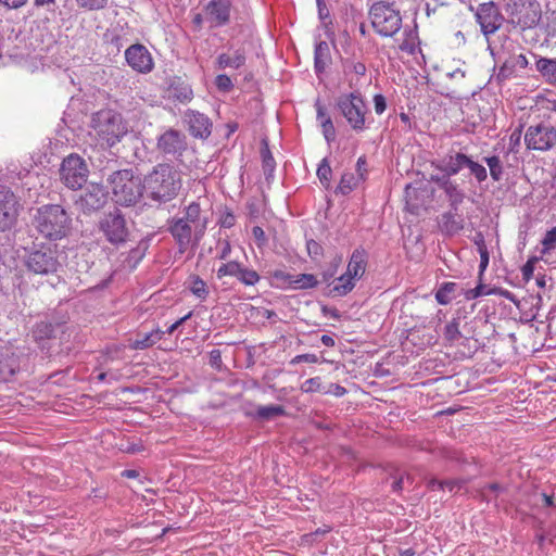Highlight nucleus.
I'll list each match as a JSON object with an SVG mask.
<instances>
[{"instance_id":"obj_33","label":"nucleus","mask_w":556,"mask_h":556,"mask_svg":"<svg viewBox=\"0 0 556 556\" xmlns=\"http://www.w3.org/2000/svg\"><path fill=\"white\" fill-rule=\"evenodd\" d=\"M261 156L265 179L269 181L274 177L276 162L269 150L268 142L266 139L262 140Z\"/></svg>"},{"instance_id":"obj_42","label":"nucleus","mask_w":556,"mask_h":556,"mask_svg":"<svg viewBox=\"0 0 556 556\" xmlns=\"http://www.w3.org/2000/svg\"><path fill=\"white\" fill-rule=\"evenodd\" d=\"M490 168L491 178L494 181H500L503 178L504 168L500 156L492 155L483 159Z\"/></svg>"},{"instance_id":"obj_3","label":"nucleus","mask_w":556,"mask_h":556,"mask_svg":"<svg viewBox=\"0 0 556 556\" xmlns=\"http://www.w3.org/2000/svg\"><path fill=\"white\" fill-rule=\"evenodd\" d=\"M31 225L42 238L59 241L71 233L73 219L62 205L49 203L35 210Z\"/></svg>"},{"instance_id":"obj_2","label":"nucleus","mask_w":556,"mask_h":556,"mask_svg":"<svg viewBox=\"0 0 556 556\" xmlns=\"http://www.w3.org/2000/svg\"><path fill=\"white\" fill-rule=\"evenodd\" d=\"M182 187L180 172L169 163L155 165L143 177L144 194L159 204L174 200Z\"/></svg>"},{"instance_id":"obj_6","label":"nucleus","mask_w":556,"mask_h":556,"mask_svg":"<svg viewBox=\"0 0 556 556\" xmlns=\"http://www.w3.org/2000/svg\"><path fill=\"white\" fill-rule=\"evenodd\" d=\"M24 264L29 273L40 276L54 275L61 268L56 247L46 243L35 244L26 253Z\"/></svg>"},{"instance_id":"obj_55","label":"nucleus","mask_w":556,"mask_h":556,"mask_svg":"<svg viewBox=\"0 0 556 556\" xmlns=\"http://www.w3.org/2000/svg\"><path fill=\"white\" fill-rule=\"evenodd\" d=\"M320 127H321V131L325 137V140L328 143L333 142L336 140L337 132H336V128H334L332 119H325L323 122V124L320 125Z\"/></svg>"},{"instance_id":"obj_52","label":"nucleus","mask_w":556,"mask_h":556,"mask_svg":"<svg viewBox=\"0 0 556 556\" xmlns=\"http://www.w3.org/2000/svg\"><path fill=\"white\" fill-rule=\"evenodd\" d=\"M301 389L303 392H326V387L321 383L319 377H314L305 380Z\"/></svg>"},{"instance_id":"obj_40","label":"nucleus","mask_w":556,"mask_h":556,"mask_svg":"<svg viewBox=\"0 0 556 556\" xmlns=\"http://www.w3.org/2000/svg\"><path fill=\"white\" fill-rule=\"evenodd\" d=\"M359 182V179L353 173H344L336 189L337 193L349 194Z\"/></svg>"},{"instance_id":"obj_36","label":"nucleus","mask_w":556,"mask_h":556,"mask_svg":"<svg viewBox=\"0 0 556 556\" xmlns=\"http://www.w3.org/2000/svg\"><path fill=\"white\" fill-rule=\"evenodd\" d=\"M149 240L141 239L137 245L129 250L125 262L131 268H135L140 261L144 257L148 249H149Z\"/></svg>"},{"instance_id":"obj_28","label":"nucleus","mask_w":556,"mask_h":556,"mask_svg":"<svg viewBox=\"0 0 556 556\" xmlns=\"http://www.w3.org/2000/svg\"><path fill=\"white\" fill-rule=\"evenodd\" d=\"M286 409L282 405H258L254 410L245 412V416L257 421H268L276 417L285 416Z\"/></svg>"},{"instance_id":"obj_56","label":"nucleus","mask_w":556,"mask_h":556,"mask_svg":"<svg viewBox=\"0 0 556 556\" xmlns=\"http://www.w3.org/2000/svg\"><path fill=\"white\" fill-rule=\"evenodd\" d=\"M480 244H479V254H480V265H479V273L480 275L483 274V271L486 269L489 265V251L484 243L483 236H480Z\"/></svg>"},{"instance_id":"obj_29","label":"nucleus","mask_w":556,"mask_h":556,"mask_svg":"<svg viewBox=\"0 0 556 556\" xmlns=\"http://www.w3.org/2000/svg\"><path fill=\"white\" fill-rule=\"evenodd\" d=\"M164 331L160 328H156L148 333L141 334L138 333L137 338L132 340L129 344L132 350H146L153 346L156 342L162 340L164 336Z\"/></svg>"},{"instance_id":"obj_24","label":"nucleus","mask_w":556,"mask_h":556,"mask_svg":"<svg viewBox=\"0 0 556 556\" xmlns=\"http://www.w3.org/2000/svg\"><path fill=\"white\" fill-rule=\"evenodd\" d=\"M469 156L465 153L457 152L453 155L444 157L440 163L432 165L441 170L446 172L452 176L457 175L463 168L466 167Z\"/></svg>"},{"instance_id":"obj_14","label":"nucleus","mask_w":556,"mask_h":556,"mask_svg":"<svg viewBox=\"0 0 556 556\" xmlns=\"http://www.w3.org/2000/svg\"><path fill=\"white\" fill-rule=\"evenodd\" d=\"M525 142L529 150H551L556 144L555 126H548L543 123L530 126L526 131Z\"/></svg>"},{"instance_id":"obj_30","label":"nucleus","mask_w":556,"mask_h":556,"mask_svg":"<svg viewBox=\"0 0 556 556\" xmlns=\"http://www.w3.org/2000/svg\"><path fill=\"white\" fill-rule=\"evenodd\" d=\"M331 60L329 46L326 41H319L314 51V68L316 74L325 72Z\"/></svg>"},{"instance_id":"obj_51","label":"nucleus","mask_w":556,"mask_h":556,"mask_svg":"<svg viewBox=\"0 0 556 556\" xmlns=\"http://www.w3.org/2000/svg\"><path fill=\"white\" fill-rule=\"evenodd\" d=\"M237 279L245 286H254L260 281V275L253 269L241 267Z\"/></svg>"},{"instance_id":"obj_10","label":"nucleus","mask_w":556,"mask_h":556,"mask_svg":"<svg viewBox=\"0 0 556 556\" xmlns=\"http://www.w3.org/2000/svg\"><path fill=\"white\" fill-rule=\"evenodd\" d=\"M98 230L115 248L124 245L130 236L125 215L118 208L105 213L99 219Z\"/></svg>"},{"instance_id":"obj_50","label":"nucleus","mask_w":556,"mask_h":556,"mask_svg":"<svg viewBox=\"0 0 556 556\" xmlns=\"http://www.w3.org/2000/svg\"><path fill=\"white\" fill-rule=\"evenodd\" d=\"M541 243H542V251H541L542 255L548 254L552 250H554L556 248V226L546 231Z\"/></svg>"},{"instance_id":"obj_16","label":"nucleus","mask_w":556,"mask_h":556,"mask_svg":"<svg viewBox=\"0 0 556 556\" xmlns=\"http://www.w3.org/2000/svg\"><path fill=\"white\" fill-rule=\"evenodd\" d=\"M18 207L15 194L9 188L0 186V231L9 230L15 225Z\"/></svg>"},{"instance_id":"obj_45","label":"nucleus","mask_w":556,"mask_h":556,"mask_svg":"<svg viewBox=\"0 0 556 556\" xmlns=\"http://www.w3.org/2000/svg\"><path fill=\"white\" fill-rule=\"evenodd\" d=\"M342 66L345 74L353 73L359 77L365 76L367 71L366 65L363 62L356 61L354 59L343 60Z\"/></svg>"},{"instance_id":"obj_7","label":"nucleus","mask_w":556,"mask_h":556,"mask_svg":"<svg viewBox=\"0 0 556 556\" xmlns=\"http://www.w3.org/2000/svg\"><path fill=\"white\" fill-rule=\"evenodd\" d=\"M336 109L355 132H363L367 128L368 108L359 92H350L338 97Z\"/></svg>"},{"instance_id":"obj_12","label":"nucleus","mask_w":556,"mask_h":556,"mask_svg":"<svg viewBox=\"0 0 556 556\" xmlns=\"http://www.w3.org/2000/svg\"><path fill=\"white\" fill-rule=\"evenodd\" d=\"M187 149V136L178 129L168 128L157 137L156 150L168 160L179 161Z\"/></svg>"},{"instance_id":"obj_1","label":"nucleus","mask_w":556,"mask_h":556,"mask_svg":"<svg viewBox=\"0 0 556 556\" xmlns=\"http://www.w3.org/2000/svg\"><path fill=\"white\" fill-rule=\"evenodd\" d=\"M74 330L68 314L53 309L36 320L30 336L41 353L50 357L62 351V346L70 342Z\"/></svg>"},{"instance_id":"obj_4","label":"nucleus","mask_w":556,"mask_h":556,"mask_svg":"<svg viewBox=\"0 0 556 556\" xmlns=\"http://www.w3.org/2000/svg\"><path fill=\"white\" fill-rule=\"evenodd\" d=\"M106 180L115 203L121 206H134L144 194L143 179L136 176L131 168L113 170Z\"/></svg>"},{"instance_id":"obj_53","label":"nucleus","mask_w":556,"mask_h":556,"mask_svg":"<svg viewBox=\"0 0 556 556\" xmlns=\"http://www.w3.org/2000/svg\"><path fill=\"white\" fill-rule=\"evenodd\" d=\"M405 482L412 483V477L409 475L396 471V475L393 477V481L391 482L392 491L396 493L401 492L404 489Z\"/></svg>"},{"instance_id":"obj_57","label":"nucleus","mask_w":556,"mask_h":556,"mask_svg":"<svg viewBox=\"0 0 556 556\" xmlns=\"http://www.w3.org/2000/svg\"><path fill=\"white\" fill-rule=\"evenodd\" d=\"M215 86L222 92H229L233 88L231 78L227 74H219L215 78Z\"/></svg>"},{"instance_id":"obj_8","label":"nucleus","mask_w":556,"mask_h":556,"mask_svg":"<svg viewBox=\"0 0 556 556\" xmlns=\"http://www.w3.org/2000/svg\"><path fill=\"white\" fill-rule=\"evenodd\" d=\"M91 126L109 147H113L127 132L122 115L110 109L94 113Z\"/></svg>"},{"instance_id":"obj_38","label":"nucleus","mask_w":556,"mask_h":556,"mask_svg":"<svg viewBox=\"0 0 556 556\" xmlns=\"http://www.w3.org/2000/svg\"><path fill=\"white\" fill-rule=\"evenodd\" d=\"M457 285L455 282H444L435 292V300L441 305H447L454 298Z\"/></svg>"},{"instance_id":"obj_48","label":"nucleus","mask_w":556,"mask_h":556,"mask_svg":"<svg viewBox=\"0 0 556 556\" xmlns=\"http://www.w3.org/2000/svg\"><path fill=\"white\" fill-rule=\"evenodd\" d=\"M466 167L469 169L470 174L477 179L479 184L486 180V168L483 165L472 161L471 157L468 159Z\"/></svg>"},{"instance_id":"obj_23","label":"nucleus","mask_w":556,"mask_h":556,"mask_svg":"<svg viewBox=\"0 0 556 556\" xmlns=\"http://www.w3.org/2000/svg\"><path fill=\"white\" fill-rule=\"evenodd\" d=\"M464 217L458 211H454L450 207V211L444 212L439 220L440 229L443 233L447 236H453L458 233L464 229Z\"/></svg>"},{"instance_id":"obj_35","label":"nucleus","mask_w":556,"mask_h":556,"mask_svg":"<svg viewBox=\"0 0 556 556\" xmlns=\"http://www.w3.org/2000/svg\"><path fill=\"white\" fill-rule=\"evenodd\" d=\"M355 287L354 279L346 273L336 279L333 287L330 289L329 294L333 296H344L350 293Z\"/></svg>"},{"instance_id":"obj_54","label":"nucleus","mask_w":556,"mask_h":556,"mask_svg":"<svg viewBox=\"0 0 556 556\" xmlns=\"http://www.w3.org/2000/svg\"><path fill=\"white\" fill-rule=\"evenodd\" d=\"M109 0H76L77 5L89 11L102 10L108 5Z\"/></svg>"},{"instance_id":"obj_49","label":"nucleus","mask_w":556,"mask_h":556,"mask_svg":"<svg viewBox=\"0 0 556 556\" xmlns=\"http://www.w3.org/2000/svg\"><path fill=\"white\" fill-rule=\"evenodd\" d=\"M241 267V264L233 261L223 264L217 270V277L223 278L225 276H232L238 278Z\"/></svg>"},{"instance_id":"obj_17","label":"nucleus","mask_w":556,"mask_h":556,"mask_svg":"<svg viewBox=\"0 0 556 556\" xmlns=\"http://www.w3.org/2000/svg\"><path fill=\"white\" fill-rule=\"evenodd\" d=\"M125 60L128 66L139 74H149L154 68V61L142 43H134L125 50Z\"/></svg>"},{"instance_id":"obj_19","label":"nucleus","mask_w":556,"mask_h":556,"mask_svg":"<svg viewBox=\"0 0 556 556\" xmlns=\"http://www.w3.org/2000/svg\"><path fill=\"white\" fill-rule=\"evenodd\" d=\"M190 135L199 139H207L212 134V122L203 113L188 109L184 114Z\"/></svg>"},{"instance_id":"obj_25","label":"nucleus","mask_w":556,"mask_h":556,"mask_svg":"<svg viewBox=\"0 0 556 556\" xmlns=\"http://www.w3.org/2000/svg\"><path fill=\"white\" fill-rule=\"evenodd\" d=\"M527 66L528 60L525 54H511L503 61L497 73V79L506 80L515 74L516 68L525 70Z\"/></svg>"},{"instance_id":"obj_59","label":"nucleus","mask_w":556,"mask_h":556,"mask_svg":"<svg viewBox=\"0 0 556 556\" xmlns=\"http://www.w3.org/2000/svg\"><path fill=\"white\" fill-rule=\"evenodd\" d=\"M306 249H307V253L312 260H317L324 253V249H323L321 244L313 239H309L306 241Z\"/></svg>"},{"instance_id":"obj_27","label":"nucleus","mask_w":556,"mask_h":556,"mask_svg":"<svg viewBox=\"0 0 556 556\" xmlns=\"http://www.w3.org/2000/svg\"><path fill=\"white\" fill-rule=\"evenodd\" d=\"M367 253L364 249H355L350 257L346 274L352 279H361L366 270Z\"/></svg>"},{"instance_id":"obj_44","label":"nucleus","mask_w":556,"mask_h":556,"mask_svg":"<svg viewBox=\"0 0 556 556\" xmlns=\"http://www.w3.org/2000/svg\"><path fill=\"white\" fill-rule=\"evenodd\" d=\"M444 339L453 344L455 341L462 338V332L459 330V319L453 318L450 323H447L444 327Z\"/></svg>"},{"instance_id":"obj_64","label":"nucleus","mask_w":556,"mask_h":556,"mask_svg":"<svg viewBox=\"0 0 556 556\" xmlns=\"http://www.w3.org/2000/svg\"><path fill=\"white\" fill-rule=\"evenodd\" d=\"M538 261V257H531L527 261V263L522 266V277L525 280H530L533 276L534 271V264Z\"/></svg>"},{"instance_id":"obj_46","label":"nucleus","mask_w":556,"mask_h":556,"mask_svg":"<svg viewBox=\"0 0 556 556\" xmlns=\"http://www.w3.org/2000/svg\"><path fill=\"white\" fill-rule=\"evenodd\" d=\"M270 275L274 280L273 285H275L277 288L291 289L293 275L280 269L274 270Z\"/></svg>"},{"instance_id":"obj_62","label":"nucleus","mask_w":556,"mask_h":556,"mask_svg":"<svg viewBox=\"0 0 556 556\" xmlns=\"http://www.w3.org/2000/svg\"><path fill=\"white\" fill-rule=\"evenodd\" d=\"M492 293H495V290H485V286L482 283H479L476 288L467 291L466 296H467V299H477L481 295L492 294Z\"/></svg>"},{"instance_id":"obj_31","label":"nucleus","mask_w":556,"mask_h":556,"mask_svg":"<svg viewBox=\"0 0 556 556\" xmlns=\"http://www.w3.org/2000/svg\"><path fill=\"white\" fill-rule=\"evenodd\" d=\"M185 214L195 222L198 227V237H203L206 230L207 219L201 214V206L198 202L193 201L185 208Z\"/></svg>"},{"instance_id":"obj_60","label":"nucleus","mask_w":556,"mask_h":556,"mask_svg":"<svg viewBox=\"0 0 556 556\" xmlns=\"http://www.w3.org/2000/svg\"><path fill=\"white\" fill-rule=\"evenodd\" d=\"M465 484V480H444L443 482H438L439 489H447L450 492L459 491Z\"/></svg>"},{"instance_id":"obj_34","label":"nucleus","mask_w":556,"mask_h":556,"mask_svg":"<svg viewBox=\"0 0 556 556\" xmlns=\"http://www.w3.org/2000/svg\"><path fill=\"white\" fill-rule=\"evenodd\" d=\"M443 191L448 200L450 207L454 211H459V205L465 199V192L453 180L443 189Z\"/></svg>"},{"instance_id":"obj_41","label":"nucleus","mask_w":556,"mask_h":556,"mask_svg":"<svg viewBox=\"0 0 556 556\" xmlns=\"http://www.w3.org/2000/svg\"><path fill=\"white\" fill-rule=\"evenodd\" d=\"M405 38L400 43L399 48L402 51L408 52L410 54L415 53L416 45L418 41V34L415 28H405L404 29Z\"/></svg>"},{"instance_id":"obj_26","label":"nucleus","mask_w":556,"mask_h":556,"mask_svg":"<svg viewBox=\"0 0 556 556\" xmlns=\"http://www.w3.org/2000/svg\"><path fill=\"white\" fill-rule=\"evenodd\" d=\"M168 97L179 102H189L193 98L191 86L180 77H174L168 84Z\"/></svg>"},{"instance_id":"obj_5","label":"nucleus","mask_w":556,"mask_h":556,"mask_svg":"<svg viewBox=\"0 0 556 556\" xmlns=\"http://www.w3.org/2000/svg\"><path fill=\"white\" fill-rule=\"evenodd\" d=\"M369 18L372 28L382 37H393L402 27V14L395 2H375Z\"/></svg>"},{"instance_id":"obj_13","label":"nucleus","mask_w":556,"mask_h":556,"mask_svg":"<svg viewBox=\"0 0 556 556\" xmlns=\"http://www.w3.org/2000/svg\"><path fill=\"white\" fill-rule=\"evenodd\" d=\"M109 192L100 184H89L75 200V205L85 215H91L108 203Z\"/></svg>"},{"instance_id":"obj_47","label":"nucleus","mask_w":556,"mask_h":556,"mask_svg":"<svg viewBox=\"0 0 556 556\" xmlns=\"http://www.w3.org/2000/svg\"><path fill=\"white\" fill-rule=\"evenodd\" d=\"M332 169L327 159H323L317 168V177L320 184L329 188L331 180Z\"/></svg>"},{"instance_id":"obj_63","label":"nucleus","mask_w":556,"mask_h":556,"mask_svg":"<svg viewBox=\"0 0 556 556\" xmlns=\"http://www.w3.org/2000/svg\"><path fill=\"white\" fill-rule=\"evenodd\" d=\"M318 361H319V358L316 354L306 353V354H300V355L294 356L290 361V364L296 365L300 363H318Z\"/></svg>"},{"instance_id":"obj_20","label":"nucleus","mask_w":556,"mask_h":556,"mask_svg":"<svg viewBox=\"0 0 556 556\" xmlns=\"http://www.w3.org/2000/svg\"><path fill=\"white\" fill-rule=\"evenodd\" d=\"M21 367L20 354L13 346H0V381L10 380Z\"/></svg>"},{"instance_id":"obj_37","label":"nucleus","mask_w":556,"mask_h":556,"mask_svg":"<svg viewBox=\"0 0 556 556\" xmlns=\"http://www.w3.org/2000/svg\"><path fill=\"white\" fill-rule=\"evenodd\" d=\"M319 281L313 274L293 275L291 289L293 290H308L318 286Z\"/></svg>"},{"instance_id":"obj_61","label":"nucleus","mask_w":556,"mask_h":556,"mask_svg":"<svg viewBox=\"0 0 556 556\" xmlns=\"http://www.w3.org/2000/svg\"><path fill=\"white\" fill-rule=\"evenodd\" d=\"M452 175L442 172V175H431L430 181L434 182L440 189H444L451 181Z\"/></svg>"},{"instance_id":"obj_21","label":"nucleus","mask_w":556,"mask_h":556,"mask_svg":"<svg viewBox=\"0 0 556 556\" xmlns=\"http://www.w3.org/2000/svg\"><path fill=\"white\" fill-rule=\"evenodd\" d=\"M232 3L230 0H211L204 11L215 26H225L230 22Z\"/></svg>"},{"instance_id":"obj_43","label":"nucleus","mask_w":556,"mask_h":556,"mask_svg":"<svg viewBox=\"0 0 556 556\" xmlns=\"http://www.w3.org/2000/svg\"><path fill=\"white\" fill-rule=\"evenodd\" d=\"M190 291L201 300H205L208 295L206 282L197 275L190 277Z\"/></svg>"},{"instance_id":"obj_58","label":"nucleus","mask_w":556,"mask_h":556,"mask_svg":"<svg viewBox=\"0 0 556 556\" xmlns=\"http://www.w3.org/2000/svg\"><path fill=\"white\" fill-rule=\"evenodd\" d=\"M341 261V256H337L333 258L329 267L321 273L323 282H329L336 276Z\"/></svg>"},{"instance_id":"obj_32","label":"nucleus","mask_w":556,"mask_h":556,"mask_svg":"<svg viewBox=\"0 0 556 556\" xmlns=\"http://www.w3.org/2000/svg\"><path fill=\"white\" fill-rule=\"evenodd\" d=\"M535 66L546 83H556V59L540 58Z\"/></svg>"},{"instance_id":"obj_9","label":"nucleus","mask_w":556,"mask_h":556,"mask_svg":"<svg viewBox=\"0 0 556 556\" xmlns=\"http://www.w3.org/2000/svg\"><path fill=\"white\" fill-rule=\"evenodd\" d=\"M506 13L509 22L522 31L534 28L542 18V8L538 0H508Z\"/></svg>"},{"instance_id":"obj_22","label":"nucleus","mask_w":556,"mask_h":556,"mask_svg":"<svg viewBox=\"0 0 556 556\" xmlns=\"http://www.w3.org/2000/svg\"><path fill=\"white\" fill-rule=\"evenodd\" d=\"M247 51L243 47L233 49L232 52L220 53L215 61L217 70L233 68L239 70L245 65Z\"/></svg>"},{"instance_id":"obj_18","label":"nucleus","mask_w":556,"mask_h":556,"mask_svg":"<svg viewBox=\"0 0 556 556\" xmlns=\"http://www.w3.org/2000/svg\"><path fill=\"white\" fill-rule=\"evenodd\" d=\"M168 232L178 245L179 253H185L191 244L195 243V231L182 219L172 218L168 220Z\"/></svg>"},{"instance_id":"obj_15","label":"nucleus","mask_w":556,"mask_h":556,"mask_svg":"<svg viewBox=\"0 0 556 556\" xmlns=\"http://www.w3.org/2000/svg\"><path fill=\"white\" fill-rule=\"evenodd\" d=\"M476 18L485 36L498 30L504 22L503 14L493 1L480 3L477 8Z\"/></svg>"},{"instance_id":"obj_39","label":"nucleus","mask_w":556,"mask_h":556,"mask_svg":"<svg viewBox=\"0 0 556 556\" xmlns=\"http://www.w3.org/2000/svg\"><path fill=\"white\" fill-rule=\"evenodd\" d=\"M316 4L318 9V17L323 23L326 34H333L332 18L325 0H316Z\"/></svg>"},{"instance_id":"obj_11","label":"nucleus","mask_w":556,"mask_h":556,"mask_svg":"<svg viewBox=\"0 0 556 556\" xmlns=\"http://www.w3.org/2000/svg\"><path fill=\"white\" fill-rule=\"evenodd\" d=\"M60 181L71 190L81 189L89 177V167L84 157L77 153L65 156L59 168Z\"/></svg>"}]
</instances>
